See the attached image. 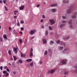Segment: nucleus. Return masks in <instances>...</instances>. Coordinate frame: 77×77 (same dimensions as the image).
Instances as JSON below:
<instances>
[{
    "label": "nucleus",
    "mask_w": 77,
    "mask_h": 77,
    "mask_svg": "<svg viewBox=\"0 0 77 77\" xmlns=\"http://www.w3.org/2000/svg\"><path fill=\"white\" fill-rule=\"evenodd\" d=\"M5 9L6 11H8V8H7V7H5Z\"/></svg>",
    "instance_id": "obj_40"
},
{
    "label": "nucleus",
    "mask_w": 77,
    "mask_h": 77,
    "mask_svg": "<svg viewBox=\"0 0 77 77\" xmlns=\"http://www.w3.org/2000/svg\"><path fill=\"white\" fill-rule=\"evenodd\" d=\"M13 60V58H11V60Z\"/></svg>",
    "instance_id": "obj_64"
},
{
    "label": "nucleus",
    "mask_w": 77,
    "mask_h": 77,
    "mask_svg": "<svg viewBox=\"0 0 77 77\" xmlns=\"http://www.w3.org/2000/svg\"><path fill=\"white\" fill-rule=\"evenodd\" d=\"M75 6V5H73L70 6L69 8V10L67 11V14H70V13H71V12H72V9L73 8H74Z\"/></svg>",
    "instance_id": "obj_1"
},
{
    "label": "nucleus",
    "mask_w": 77,
    "mask_h": 77,
    "mask_svg": "<svg viewBox=\"0 0 77 77\" xmlns=\"http://www.w3.org/2000/svg\"><path fill=\"white\" fill-rule=\"evenodd\" d=\"M8 72H7L5 70L3 71V74H6V73H7Z\"/></svg>",
    "instance_id": "obj_23"
},
{
    "label": "nucleus",
    "mask_w": 77,
    "mask_h": 77,
    "mask_svg": "<svg viewBox=\"0 0 77 77\" xmlns=\"http://www.w3.org/2000/svg\"><path fill=\"white\" fill-rule=\"evenodd\" d=\"M67 62V60H63L61 61L60 62H62L63 65H65L66 63V62Z\"/></svg>",
    "instance_id": "obj_3"
},
{
    "label": "nucleus",
    "mask_w": 77,
    "mask_h": 77,
    "mask_svg": "<svg viewBox=\"0 0 77 77\" xmlns=\"http://www.w3.org/2000/svg\"><path fill=\"white\" fill-rule=\"evenodd\" d=\"M70 28H71V29H72V25H70Z\"/></svg>",
    "instance_id": "obj_47"
},
{
    "label": "nucleus",
    "mask_w": 77,
    "mask_h": 77,
    "mask_svg": "<svg viewBox=\"0 0 77 77\" xmlns=\"http://www.w3.org/2000/svg\"><path fill=\"white\" fill-rule=\"evenodd\" d=\"M20 29L22 31L24 30V27H22L20 28Z\"/></svg>",
    "instance_id": "obj_38"
},
{
    "label": "nucleus",
    "mask_w": 77,
    "mask_h": 77,
    "mask_svg": "<svg viewBox=\"0 0 77 77\" xmlns=\"http://www.w3.org/2000/svg\"><path fill=\"white\" fill-rule=\"evenodd\" d=\"M33 51V49L32 48H31L30 49V51L31 52H32Z\"/></svg>",
    "instance_id": "obj_37"
},
{
    "label": "nucleus",
    "mask_w": 77,
    "mask_h": 77,
    "mask_svg": "<svg viewBox=\"0 0 77 77\" xmlns=\"http://www.w3.org/2000/svg\"><path fill=\"white\" fill-rule=\"evenodd\" d=\"M32 60V59H29L26 60V61L28 62H31Z\"/></svg>",
    "instance_id": "obj_12"
},
{
    "label": "nucleus",
    "mask_w": 77,
    "mask_h": 77,
    "mask_svg": "<svg viewBox=\"0 0 77 77\" xmlns=\"http://www.w3.org/2000/svg\"><path fill=\"white\" fill-rule=\"evenodd\" d=\"M49 29L50 30H52V29H53V28L51 27V26H49Z\"/></svg>",
    "instance_id": "obj_18"
},
{
    "label": "nucleus",
    "mask_w": 77,
    "mask_h": 77,
    "mask_svg": "<svg viewBox=\"0 0 77 77\" xmlns=\"http://www.w3.org/2000/svg\"><path fill=\"white\" fill-rule=\"evenodd\" d=\"M19 33H20V34L21 35H22V34H23V32L20 31L19 32Z\"/></svg>",
    "instance_id": "obj_50"
},
{
    "label": "nucleus",
    "mask_w": 77,
    "mask_h": 77,
    "mask_svg": "<svg viewBox=\"0 0 77 77\" xmlns=\"http://www.w3.org/2000/svg\"><path fill=\"white\" fill-rule=\"evenodd\" d=\"M12 29V28H11V27H9V30H11Z\"/></svg>",
    "instance_id": "obj_52"
},
{
    "label": "nucleus",
    "mask_w": 77,
    "mask_h": 77,
    "mask_svg": "<svg viewBox=\"0 0 77 77\" xmlns=\"http://www.w3.org/2000/svg\"><path fill=\"white\" fill-rule=\"evenodd\" d=\"M62 23H66V21L63 20V21H62Z\"/></svg>",
    "instance_id": "obj_42"
},
{
    "label": "nucleus",
    "mask_w": 77,
    "mask_h": 77,
    "mask_svg": "<svg viewBox=\"0 0 77 77\" xmlns=\"http://www.w3.org/2000/svg\"><path fill=\"white\" fill-rule=\"evenodd\" d=\"M33 62H32L30 63L29 65L30 66H33Z\"/></svg>",
    "instance_id": "obj_30"
},
{
    "label": "nucleus",
    "mask_w": 77,
    "mask_h": 77,
    "mask_svg": "<svg viewBox=\"0 0 77 77\" xmlns=\"http://www.w3.org/2000/svg\"><path fill=\"white\" fill-rule=\"evenodd\" d=\"M3 37L4 39H8V38H7V36H6V34H4V35L3 36Z\"/></svg>",
    "instance_id": "obj_16"
},
{
    "label": "nucleus",
    "mask_w": 77,
    "mask_h": 77,
    "mask_svg": "<svg viewBox=\"0 0 77 77\" xmlns=\"http://www.w3.org/2000/svg\"><path fill=\"white\" fill-rule=\"evenodd\" d=\"M24 8V5H22L20 8L19 9L20 10H23Z\"/></svg>",
    "instance_id": "obj_8"
},
{
    "label": "nucleus",
    "mask_w": 77,
    "mask_h": 77,
    "mask_svg": "<svg viewBox=\"0 0 77 77\" xmlns=\"http://www.w3.org/2000/svg\"><path fill=\"white\" fill-rule=\"evenodd\" d=\"M48 34V31L46 30L45 31V35L47 36Z\"/></svg>",
    "instance_id": "obj_21"
},
{
    "label": "nucleus",
    "mask_w": 77,
    "mask_h": 77,
    "mask_svg": "<svg viewBox=\"0 0 77 77\" xmlns=\"http://www.w3.org/2000/svg\"><path fill=\"white\" fill-rule=\"evenodd\" d=\"M24 21L22 20L20 21V23H21V24H24Z\"/></svg>",
    "instance_id": "obj_36"
},
{
    "label": "nucleus",
    "mask_w": 77,
    "mask_h": 77,
    "mask_svg": "<svg viewBox=\"0 0 77 77\" xmlns=\"http://www.w3.org/2000/svg\"><path fill=\"white\" fill-rule=\"evenodd\" d=\"M35 33V31L34 30H31L30 32H29V33L30 35H33Z\"/></svg>",
    "instance_id": "obj_2"
},
{
    "label": "nucleus",
    "mask_w": 77,
    "mask_h": 77,
    "mask_svg": "<svg viewBox=\"0 0 77 77\" xmlns=\"http://www.w3.org/2000/svg\"><path fill=\"white\" fill-rule=\"evenodd\" d=\"M0 3H3V1H1L0 0Z\"/></svg>",
    "instance_id": "obj_53"
},
{
    "label": "nucleus",
    "mask_w": 77,
    "mask_h": 77,
    "mask_svg": "<svg viewBox=\"0 0 77 77\" xmlns=\"http://www.w3.org/2000/svg\"><path fill=\"white\" fill-rule=\"evenodd\" d=\"M0 69H1V70H2L3 69V67L1 66L0 67Z\"/></svg>",
    "instance_id": "obj_41"
},
{
    "label": "nucleus",
    "mask_w": 77,
    "mask_h": 77,
    "mask_svg": "<svg viewBox=\"0 0 77 77\" xmlns=\"http://www.w3.org/2000/svg\"><path fill=\"white\" fill-rule=\"evenodd\" d=\"M9 75V73H7V74H6V75H5V76H8Z\"/></svg>",
    "instance_id": "obj_46"
},
{
    "label": "nucleus",
    "mask_w": 77,
    "mask_h": 77,
    "mask_svg": "<svg viewBox=\"0 0 77 77\" xmlns=\"http://www.w3.org/2000/svg\"><path fill=\"white\" fill-rule=\"evenodd\" d=\"M47 73H51V71H48Z\"/></svg>",
    "instance_id": "obj_54"
},
{
    "label": "nucleus",
    "mask_w": 77,
    "mask_h": 77,
    "mask_svg": "<svg viewBox=\"0 0 77 77\" xmlns=\"http://www.w3.org/2000/svg\"><path fill=\"white\" fill-rule=\"evenodd\" d=\"M68 74V72H67V71H65L64 72V74L65 75H67V74Z\"/></svg>",
    "instance_id": "obj_27"
},
{
    "label": "nucleus",
    "mask_w": 77,
    "mask_h": 77,
    "mask_svg": "<svg viewBox=\"0 0 77 77\" xmlns=\"http://www.w3.org/2000/svg\"><path fill=\"white\" fill-rule=\"evenodd\" d=\"M77 12H75L74 14V15L72 16V18L73 19L75 18H76V17L75 16L77 15Z\"/></svg>",
    "instance_id": "obj_6"
},
{
    "label": "nucleus",
    "mask_w": 77,
    "mask_h": 77,
    "mask_svg": "<svg viewBox=\"0 0 77 77\" xmlns=\"http://www.w3.org/2000/svg\"><path fill=\"white\" fill-rule=\"evenodd\" d=\"M17 26H20V23H19V22H18L17 23Z\"/></svg>",
    "instance_id": "obj_51"
},
{
    "label": "nucleus",
    "mask_w": 77,
    "mask_h": 77,
    "mask_svg": "<svg viewBox=\"0 0 77 77\" xmlns=\"http://www.w3.org/2000/svg\"><path fill=\"white\" fill-rule=\"evenodd\" d=\"M74 68H77V65H74Z\"/></svg>",
    "instance_id": "obj_43"
},
{
    "label": "nucleus",
    "mask_w": 77,
    "mask_h": 77,
    "mask_svg": "<svg viewBox=\"0 0 77 77\" xmlns=\"http://www.w3.org/2000/svg\"><path fill=\"white\" fill-rule=\"evenodd\" d=\"M29 54L30 57H32L33 56V52H30Z\"/></svg>",
    "instance_id": "obj_22"
},
{
    "label": "nucleus",
    "mask_w": 77,
    "mask_h": 77,
    "mask_svg": "<svg viewBox=\"0 0 77 77\" xmlns=\"http://www.w3.org/2000/svg\"><path fill=\"white\" fill-rule=\"evenodd\" d=\"M57 6V4H55L50 5V6H51V7H54L55 6Z\"/></svg>",
    "instance_id": "obj_13"
},
{
    "label": "nucleus",
    "mask_w": 77,
    "mask_h": 77,
    "mask_svg": "<svg viewBox=\"0 0 77 77\" xmlns=\"http://www.w3.org/2000/svg\"><path fill=\"white\" fill-rule=\"evenodd\" d=\"M3 2L4 4H6V0H3Z\"/></svg>",
    "instance_id": "obj_35"
},
{
    "label": "nucleus",
    "mask_w": 77,
    "mask_h": 77,
    "mask_svg": "<svg viewBox=\"0 0 77 77\" xmlns=\"http://www.w3.org/2000/svg\"><path fill=\"white\" fill-rule=\"evenodd\" d=\"M57 11V10L56 8L53 9L51 10V11L52 12H56Z\"/></svg>",
    "instance_id": "obj_11"
},
{
    "label": "nucleus",
    "mask_w": 77,
    "mask_h": 77,
    "mask_svg": "<svg viewBox=\"0 0 77 77\" xmlns=\"http://www.w3.org/2000/svg\"><path fill=\"white\" fill-rule=\"evenodd\" d=\"M50 43L51 44H54V42L53 41H51L50 42Z\"/></svg>",
    "instance_id": "obj_33"
},
{
    "label": "nucleus",
    "mask_w": 77,
    "mask_h": 77,
    "mask_svg": "<svg viewBox=\"0 0 77 77\" xmlns=\"http://www.w3.org/2000/svg\"><path fill=\"white\" fill-rule=\"evenodd\" d=\"M35 38V36H34L33 37H32L31 38L32 39H33V38Z\"/></svg>",
    "instance_id": "obj_61"
},
{
    "label": "nucleus",
    "mask_w": 77,
    "mask_h": 77,
    "mask_svg": "<svg viewBox=\"0 0 77 77\" xmlns=\"http://www.w3.org/2000/svg\"><path fill=\"white\" fill-rule=\"evenodd\" d=\"M63 3H65V4H66V3H69V1H65V0H63Z\"/></svg>",
    "instance_id": "obj_14"
},
{
    "label": "nucleus",
    "mask_w": 77,
    "mask_h": 77,
    "mask_svg": "<svg viewBox=\"0 0 77 77\" xmlns=\"http://www.w3.org/2000/svg\"><path fill=\"white\" fill-rule=\"evenodd\" d=\"M72 21V20H69V21L68 22V23L69 24H71V23H72V22H71Z\"/></svg>",
    "instance_id": "obj_26"
},
{
    "label": "nucleus",
    "mask_w": 77,
    "mask_h": 77,
    "mask_svg": "<svg viewBox=\"0 0 77 77\" xmlns=\"http://www.w3.org/2000/svg\"><path fill=\"white\" fill-rule=\"evenodd\" d=\"M69 38V36H68L66 38H64V39H68Z\"/></svg>",
    "instance_id": "obj_19"
},
{
    "label": "nucleus",
    "mask_w": 77,
    "mask_h": 77,
    "mask_svg": "<svg viewBox=\"0 0 77 77\" xmlns=\"http://www.w3.org/2000/svg\"><path fill=\"white\" fill-rule=\"evenodd\" d=\"M42 41L43 44H46V43H47V40L45 39H43Z\"/></svg>",
    "instance_id": "obj_9"
},
{
    "label": "nucleus",
    "mask_w": 77,
    "mask_h": 77,
    "mask_svg": "<svg viewBox=\"0 0 77 77\" xmlns=\"http://www.w3.org/2000/svg\"><path fill=\"white\" fill-rule=\"evenodd\" d=\"M69 50V49L68 48H66V49H64V51H67V50Z\"/></svg>",
    "instance_id": "obj_44"
},
{
    "label": "nucleus",
    "mask_w": 77,
    "mask_h": 77,
    "mask_svg": "<svg viewBox=\"0 0 77 77\" xmlns=\"http://www.w3.org/2000/svg\"><path fill=\"white\" fill-rule=\"evenodd\" d=\"M14 18H17V16H14Z\"/></svg>",
    "instance_id": "obj_59"
},
{
    "label": "nucleus",
    "mask_w": 77,
    "mask_h": 77,
    "mask_svg": "<svg viewBox=\"0 0 77 77\" xmlns=\"http://www.w3.org/2000/svg\"><path fill=\"white\" fill-rule=\"evenodd\" d=\"M19 42L20 43V44H22V40L21 39H19Z\"/></svg>",
    "instance_id": "obj_34"
},
{
    "label": "nucleus",
    "mask_w": 77,
    "mask_h": 77,
    "mask_svg": "<svg viewBox=\"0 0 77 77\" xmlns=\"http://www.w3.org/2000/svg\"><path fill=\"white\" fill-rule=\"evenodd\" d=\"M40 64H42V61H41L40 62Z\"/></svg>",
    "instance_id": "obj_57"
},
{
    "label": "nucleus",
    "mask_w": 77,
    "mask_h": 77,
    "mask_svg": "<svg viewBox=\"0 0 77 77\" xmlns=\"http://www.w3.org/2000/svg\"><path fill=\"white\" fill-rule=\"evenodd\" d=\"M54 72H55L54 70L52 69L51 71V74H53V73H54Z\"/></svg>",
    "instance_id": "obj_17"
},
{
    "label": "nucleus",
    "mask_w": 77,
    "mask_h": 77,
    "mask_svg": "<svg viewBox=\"0 0 77 77\" xmlns=\"http://www.w3.org/2000/svg\"><path fill=\"white\" fill-rule=\"evenodd\" d=\"M42 29H44V26H43L42 27Z\"/></svg>",
    "instance_id": "obj_60"
},
{
    "label": "nucleus",
    "mask_w": 77,
    "mask_h": 77,
    "mask_svg": "<svg viewBox=\"0 0 77 77\" xmlns=\"http://www.w3.org/2000/svg\"><path fill=\"white\" fill-rule=\"evenodd\" d=\"M60 50H63V47L60 46Z\"/></svg>",
    "instance_id": "obj_31"
},
{
    "label": "nucleus",
    "mask_w": 77,
    "mask_h": 77,
    "mask_svg": "<svg viewBox=\"0 0 77 77\" xmlns=\"http://www.w3.org/2000/svg\"><path fill=\"white\" fill-rule=\"evenodd\" d=\"M21 57H23L24 58L26 57V55L24 54H23L22 53V52H21Z\"/></svg>",
    "instance_id": "obj_10"
},
{
    "label": "nucleus",
    "mask_w": 77,
    "mask_h": 77,
    "mask_svg": "<svg viewBox=\"0 0 77 77\" xmlns=\"http://www.w3.org/2000/svg\"><path fill=\"white\" fill-rule=\"evenodd\" d=\"M13 73L14 74H16V72H15V71H14Z\"/></svg>",
    "instance_id": "obj_58"
},
{
    "label": "nucleus",
    "mask_w": 77,
    "mask_h": 77,
    "mask_svg": "<svg viewBox=\"0 0 77 77\" xmlns=\"http://www.w3.org/2000/svg\"><path fill=\"white\" fill-rule=\"evenodd\" d=\"M40 21H41V23H42V22H43V20L42 19V20H41Z\"/></svg>",
    "instance_id": "obj_56"
},
{
    "label": "nucleus",
    "mask_w": 77,
    "mask_h": 77,
    "mask_svg": "<svg viewBox=\"0 0 77 77\" xmlns=\"http://www.w3.org/2000/svg\"><path fill=\"white\" fill-rule=\"evenodd\" d=\"M19 62H20V63H23V61H22V60H19Z\"/></svg>",
    "instance_id": "obj_25"
},
{
    "label": "nucleus",
    "mask_w": 77,
    "mask_h": 77,
    "mask_svg": "<svg viewBox=\"0 0 77 77\" xmlns=\"http://www.w3.org/2000/svg\"><path fill=\"white\" fill-rule=\"evenodd\" d=\"M62 18H63V20H65V19H66V16H62Z\"/></svg>",
    "instance_id": "obj_24"
},
{
    "label": "nucleus",
    "mask_w": 77,
    "mask_h": 77,
    "mask_svg": "<svg viewBox=\"0 0 77 77\" xmlns=\"http://www.w3.org/2000/svg\"><path fill=\"white\" fill-rule=\"evenodd\" d=\"M60 44L61 45H64V47H65V43H63L62 42H60Z\"/></svg>",
    "instance_id": "obj_7"
},
{
    "label": "nucleus",
    "mask_w": 77,
    "mask_h": 77,
    "mask_svg": "<svg viewBox=\"0 0 77 77\" xmlns=\"http://www.w3.org/2000/svg\"><path fill=\"white\" fill-rule=\"evenodd\" d=\"M14 59V60H17V57L15 56H13Z\"/></svg>",
    "instance_id": "obj_29"
},
{
    "label": "nucleus",
    "mask_w": 77,
    "mask_h": 77,
    "mask_svg": "<svg viewBox=\"0 0 77 77\" xmlns=\"http://www.w3.org/2000/svg\"><path fill=\"white\" fill-rule=\"evenodd\" d=\"M42 17L43 18H45V16L44 15H42Z\"/></svg>",
    "instance_id": "obj_49"
},
{
    "label": "nucleus",
    "mask_w": 77,
    "mask_h": 77,
    "mask_svg": "<svg viewBox=\"0 0 77 77\" xmlns=\"http://www.w3.org/2000/svg\"><path fill=\"white\" fill-rule=\"evenodd\" d=\"M65 26V25L64 24H61L60 25V28H62L63 27H64V26Z\"/></svg>",
    "instance_id": "obj_15"
},
{
    "label": "nucleus",
    "mask_w": 77,
    "mask_h": 77,
    "mask_svg": "<svg viewBox=\"0 0 77 77\" xmlns=\"http://www.w3.org/2000/svg\"><path fill=\"white\" fill-rule=\"evenodd\" d=\"M14 12L15 13V12H18V11H14Z\"/></svg>",
    "instance_id": "obj_62"
},
{
    "label": "nucleus",
    "mask_w": 77,
    "mask_h": 77,
    "mask_svg": "<svg viewBox=\"0 0 77 77\" xmlns=\"http://www.w3.org/2000/svg\"><path fill=\"white\" fill-rule=\"evenodd\" d=\"M6 70L8 72H9V69L7 68L6 69Z\"/></svg>",
    "instance_id": "obj_45"
},
{
    "label": "nucleus",
    "mask_w": 77,
    "mask_h": 77,
    "mask_svg": "<svg viewBox=\"0 0 77 77\" xmlns=\"http://www.w3.org/2000/svg\"><path fill=\"white\" fill-rule=\"evenodd\" d=\"M44 54L45 55H47V51H45Z\"/></svg>",
    "instance_id": "obj_32"
},
{
    "label": "nucleus",
    "mask_w": 77,
    "mask_h": 77,
    "mask_svg": "<svg viewBox=\"0 0 77 77\" xmlns=\"http://www.w3.org/2000/svg\"><path fill=\"white\" fill-rule=\"evenodd\" d=\"M57 44H59L60 43V40H58L57 41Z\"/></svg>",
    "instance_id": "obj_39"
},
{
    "label": "nucleus",
    "mask_w": 77,
    "mask_h": 77,
    "mask_svg": "<svg viewBox=\"0 0 77 77\" xmlns=\"http://www.w3.org/2000/svg\"><path fill=\"white\" fill-rule=\"evenodd\" d=\"M0 41H1V42H2V41H3V39H2V38H1Z\"/></svg>",
    "instance_id": "obj_55"
},
{
    "label": "nucleus",
    "mask_w": 77,
    "mask_h": 77,
    "mask_svg": "<svg viewBox=\"0 0 77 77\" xmlns=\"http://www.w3.org/2000/svg\"><path fill=\"white\" fill-rule=\"evenodd\" d=\"M48 52L51 53V52H52V50H51L50 49H48Z\"/></svg>",
    "instance_id": "obj_28"
},
{
    "label": "nucleus",
    "mask_w": 77,
    "mask_h": 77,
    "mask_svg": "<svg viewBox=\"0 0 77 77\" xmlns=\"http://www.w3.org/2000/svg\"><path fill=\"white\" fill-rule=\"evenodd\" d=\"M39 6H40V5L39 4H38L37 5V8H38V7H39Z\"/></svg>",
    "instance_id": "obj_48"
},
{
    "label": "nucleus",
    "mask_w": 77,
    "mask_h": 77,
    "mask_svg": "<svg viewBox=\"0 0 77 77\" xmlns=\"http://www.w3.org/2000/svg\"><path fill=\"white\" fill-rule=\"evenodd\" d=\"M7 68V66H5L4 67L5 69H6V68Z\"/></svg>",
    "instance_id": "obj_63"
},
{
    "label": "nucleus",
    "mask_w": 77,
    "mask_h": 77,
    "mask_svg": "<svg viewBox=\"0 0 77 77\" xmlns=\"http://www.w3.org/2000/svg\"><path fill=\"white\" fill-rule=\"evenodd\" d=\"M8 53L10 55H12L11 54V50H9L8 51Z\"/></svg>",
    "instance_id": "obj_20"
},
{
    "label": "nucleus",
    "mask_w": 77,
    "mask_h": 77,
    "mask_svg": "<svg viewBox=\"0 0 77 77\" xmlns=\"http://www.w3.org/2000/svg\"><path fill=\"white\" fill-rule=\"evenodd\" d=\"M49 21L51 24H55V22H54V20H53L51 19L50 20H49Z\"/></svg>",
    "instance_id": "obj_5"
},
{
    "label": "nucleus",
    "mask_w": 77,
    "mask_h": 77,
    "mask_svg": "<svg viewBox=\"0 0 77 77\" xmlns=\"http://www.w3.org/2000/svg\"><path fill=\"white\" fill-rule=\"evenodd\" d=\"M13 51L14 53H15V54L17 53V48H13Z\"/></svg>",
    "instance_id": "obj_4"
}]
</instances>
